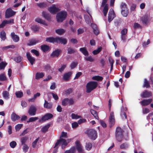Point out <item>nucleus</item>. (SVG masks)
Masks as SVG:
<instances>
[{
  "label": "nucleus",
  "mask_w": 153,
  "mask_h": 153,
  "mask_svg": "<svg viewBox=\"0 0 153 153\" xmlns=\"http://www.w3.org/2000/svg\"><path fill=\"white\" fill-rule=\"evenodd\" d=\"M3 97L6 99H8L9 98V93L7 91H4L2 93Z\"/></svg>",
  "instance_id": "nucleus-39"
},
{
  "label": "nucleus",
  "mask_w": 153,
  "mask_h": 153,
  "mask_svg": "<svg viewBox=\"0 0 153 153\" xmlns=\"http://www.w3.org/2000/svg\"><path fill=\"white\" fill-rule=\"evenodd\" d=\"M109 123L111 124L110 126L111 127L114 125L115 122V118L109 119Z\"/></svg>",
  "instance_id": "nucleus-64"
},
{
  "label": "nucleus",
  "mask_w": 153,
  "mask_h": 153,
  "mask_svg": "<svg viewBox=\"0 0 153 153\" xmlns=\"http://www.w3.org/2000/svg\"><path fill=\"white\" fill-rule=\"evenodd\" d=\"M89 138L93 140H95L97 137V133L96 131L93 129L87 130L85 132Z\"/></svg>",
  "instance_id": "nucleus-3"
},
{
  "label": "nucleus",
  "mask_w": 153,
  "mask_h": 153,
  "mask_svg": "<svg viewBox=\"0 0 153 153\" xmlns=\"http://www.w3.org/2000/svg\"><path fill=\"white\" fill-rule=\"evenodd\" d=\"M17 145L16 142L15 141H12L10 143V145L11 148H14Z\"/></svg>",
  "instance_id": "nucleus-59"
},
{
  "label": "nucleus",
  "mask_w": 153,
  "mask_h": 153,
  "mask_svg": "<svg viewBox=\"0 0 153 153\" xmlns=\"http://www.w3.org/2000/svg\"><path fill=\"white\" fill-rule=\"evenodd\" d=\"M39 118L37 117H31L27 121V123H30L34 122L38 119Z\"/></svg>",
  "instance_id": "nucleus-46"
},
{
  "label": "nucleus",
  "mask_w": 153,
  "mask_h": 153,
  "mask_svg": "<svg viewBox=\"0 0 153 153\" xmlns=\"http://www.w3.org/2000/svg\"><path fill=\"white\" fill-rule=\"evenodd\" d=\"M35 21L38 23L42 24L45 25H47V24L46 23L45 21V20L42 19L40 18H36L35 19Z\"/></svg>",
  "instance_id": "nucleus-31"
},
{
  "label": "nucleus",
  "mask_w": 153,
  "mask_h": 153,
  "mask_svg": "<svg viewBox=\"0 0 153 153\" xmlns=\"http://www.w3.org/2000/svg\"><path fill=\"white\" fill-rule=\"evenodd\" d=\"M67 13L65 11H62L58 13L56 16L57 21L59 22H62L67 17Z\"/></svg>",
  "instance_id": "nucleus-1"
},
{
  "label": "nucleus",
  "mask_w": 153,
  "mask_h": 153,
  "mask_svg": "<svg viewBox=\"0 0 153 153\" xmlns=\"http://www.w3.org/2000/svg\"><path fill=\"white\" fill-rule=\"evenodd\" d=\"M72 74V72L70 71L64 74L63 78L65 81H68Z\"/></svg>",
  "instance_id": "nucleus-19"
},
{
  "label": "nucleus",
  "mask_w": 153,
  "mask_h": 153,
  "mask_svg": "<svg viewBox=\"0 0 153 153\" xmlns=\"http://www.w3.org/2000/svg\"><path fill=\"white\" fill-rule=\"evenodd\" d=\"M42 16L45 19L49 21L51 20V17L50 15L45 11H43L42 13Z\"/></svg>",
  "instance_id": "nucleus-25"
},
{
  "label": "nucleus",
  "mask_w": 153,
  "mask_h": 153,
  "mask_svg": "<svg viewBox=\"0 0 153 153\" xmlns=\"http://www.w3.org/2000/svg\"><path fill=\"white\" fill-rule=\"evenodd\" d=\"M62 137L67 138V133L64 131L62 132L59 138H62Z\"/></svg>",
  "instance_id": "nucleus-63"
},
{
  "label": "nucleus",
  "mask_w": 153,
  "mask_h": 153,
  "mask_svg": "<svg viewBox=\"0 0 153 153\" xmlns=\"http://www.w3.org/2000/svg\"><path fill=\"white\" fill-rule=\"evenodd\" d=\"M84 17L86 22L88 24L90 22V20L89 16L87 15H85Z\"/></svg>",
  "instance_id": "nucleus-62"
},
{
  "label": "nucleus",
  "mask_w": 153,
  "mask_h": 153,
  "mask_svg": "<svg viewBox=\"0 0 153 153\" xmlns=\"http://www.w3.org/2000/svg\"><path fill=\"white\" fill-rule=\"evenodd\" d=\"M121 13L124 17H126L128 14V9L125 3L122 2L121 4Z\"/></svg>",
  "instance_id": "nucleus-5"
},
{
  "label": "nucleus",
  "mask_w": 153,
  "mask_h": 153,
  "mask_svg": "<svg viewBox=\"0 0 153 153\" xmlns=\"http://www.w3.org/2000/svg\"><path fill=\"white\" fill-rule=\"evenodd\" d=\"M52 103L51 102H48L46 100H45L44 104V107L45 108L47 109H51L52 107Z\"/></svg>",
  "instance_id": "nucleus-23"
},
{
  "label": "nucleus",
  "mask_w": 153,
  "mask_h": 153,
  "mask_svg": "<svg viewBox=\"0 0 153 153\" xmlns=\"http://www.w3.org/2000/svg\"><path fill=\"white\" fill-rule=\"evenodd\" d=\"M91 26L93 30V32L94 34L97 36L100 33V31L99 28L97 25L94 24H92Z\"/></svg>",
  "instance_id": "nucleus-14"
},
{
  "label": "nucleus",
  "mask_w": 153,
  "mask_h": 153,
  "mask_svg": "<svg viewBox=\"0 0 153 153\" xmlns=\"http://www.w3.org/2000/svg\"><path fill=\"white\" fill-rule=\"evenodd\" d=\"M26 56L28 60L29 61L31 65H33L35 61V58L32 57L30 55L29 52L26 53Z\"/></svg>",
  "instance_id": "nucleus-16"
},
{
  "label": "nucleus",
  "mask_w": 153,
  "mask_h": 153,
  "mask_svg": "<svg viewBox=\"0 0 153 153\" xmlns=\"http://www.w3.org/2000/svg\"><path fill=\"white\" fill-rule=\"evenodd\" d=\"M127 108L126 107H124L123 106L121 108V112L120 115L123 119H126L127 118V116L126 112L124 111H126Z\"/></svg>",
  "instance_id": "nucleus-21"
},
{
  "label": "nucleus",
  "mask_w": 153,
  "mask_h": 153,
  "mask_svg": "<svg viewBox=\"0 0 153 153\" xmlns=\"http://www.w3.org/2000/svg\"><path fill=\"white\" fill-rule=\"evenodd\" d=\"M44 74L42 72H37L36 74L35 78L36 79L42 78L44 76Z\"/></svg>",
  "instance_id": "nucleus-33"
},
{
  "label": "nucleus",
  "mask_w": 153,
  "mask_h": 153,
  "mask_svg": "<svg viewBox=\"0 0 153 153\" xmlns=\"http://www.w3.org/2000/svg\"><path fill=\"white\" fill-rule=\"evenodd\" d=\"M60 143H62V145H64L65 146H66L68 144V143L65 139L63 138H59V140H57L56 142V143L54 148L56 147Z\"/></svg>",
  "instance_id": "nucleus-11"
},
{
  "label": "nucleus",
  "mask_w": 153,
  "mask_h": 153,
  "mask_svg": "<svg viewBox=\"0 0 153 153\" xmlns=\"http://www.w3.org/2000/svg\"><path fill=\"white\" fill-rule=\"evenodd\" d=\"M61 52L62 51L61 50L59 49H56L52 52L51 55V56L52 58L55 57H58L60 54L61 53Z\"/></svg>",
  "instance_id": "nucleus-13"
},
{
  "label": "nucleus",
  "mask_w": 153,
  "mask_h": 153,
  "mask_svg": "<svg viewBox=\"0 0 153 153\" xmlns=\"http://www.w3.org/2000/svg\"><path fill=\"white\" fill-rule=\"evenodd\" d=\"M108 0H102L101 7H104L102 12L105 16H106L108 10V5L107 2Z\"/></svg>",
  "instance_id": "nucleus-6"
},
{
  "label": "nucleus",
  "mask_w": 153,
  "mask_h": 153,
  "mask_svg": "<svg viewBox=\"0 0 153 153\" xmlns=\"http://www.w3.org/2000/svg\"><path fill=\"white\" fill-rule=\"evenodd\" d=\"M152 99L147 100H143L140 102V104L143 106H147L150 104L152 101Z\"/></svg>",
  "instance_id": "nucleus-18"
},
{
  "label": "nucleus",
  "mask_w": 153,
  "mask_h": 153,
  "mask_svg": "<svg viewBox=\"0 0 153 153\" xmlns=\"http://www.w3.org/2000/svg\"><path fill=\"white\" fill-rule=\"evenodd\" d=\"M22 59L23 58L20 56H16L12 58V59L17 63H19L21 62Z\"/></svg>",
  "instance_id": "nucleus-34"
},
{
  "label": "nucleus",
  "mask_w": 153,
  "mask_h": 153,
  "mask_svg": "<svg viewBox=\"0 0 153 153\" xmlns=\"http://www.w3.org/2000/svg\"><path fill=\"white\" fill-rule=\"evenodd\" d=\"M15 14V12L13 11L11 8L7 9L5 12V18H8L12 17Z\"/></svg>",
  "instance_id": "nucleus-8"
},
{
  "label": "nucleus",
  "mask_w": 153,
  "mask_h": 153,
  "mask_svg": "<svg viewBox=\"0 0 153 153\" xmlns=\"http://www.w3.org/2000/svg\"><path fill=\"white\" fill-rule=\"evenodd\" d=\"M20 118V117L17 115L16 113H13L11 116V119L13 122L18 120Z\"/></svg>",
  "instance_id": "nucleus-24"
},
{
  "label": "nucleus",
  "mask_w": 153,
  "mask_h": 153,
  "mask_svg": "<svg viewBox=\"0 0 153 153\" xmlns=\"http://www.w3.org/2000/svg\"><path fill=\"white\" fill-rule=\"evenodd\" d=\"M143 87H146L147 88L150 87L149 83L148 80L146 79H144V82Z\"/></svg>",
  "instance_id": "nucleus-40"
},
{
  "label": "nucleus",
  "mask_w": 153,
  "mask_h": 153,
  "mask_svg": "<svg viewBox=\"0 0 153 153\" xmlns=\"http://www.w3.org/2000/svg\"><path fill=\"white\" fill-rule=\"evenodd\" d=\"M48 10L51 13L55 14L58 12L59 11L60 9L58 7H56L55 4H53L51 6L48 7Z\"/></svg>",
  "instance_id": "nucleus-7"
},
{
  "label": "nucleus",
  "mask_w": 153,
  "mask_h": 153,
  "mask_svg": "<svg viewBox=\"0 0 153 153\" xmlns=\"http://www.w3.org/2000/svg\"><path fill=\"white\" fill-rule=\"evenodd\" d=\"M39 139V137H38L37 139H36L33 142L32 144V147L33 148H35L36 147V144L38 141Z\"/></svg>",
  "instance_id": "nucleus-56"
},
{
  "label": "nucleus",
  "mask_w": 153,
  "mask_h": 153,
  "mask_svg": "<svg viewBox=\"0 0 153 153\" xmlns=\"http://www.w3.org/2000/svg\"><path fill=\"white\" fill-rule=\"evenodd\" d=\"M141 20L143 25H147L149 22V18L147 16L145 15L141 17Z\"/></svg>",
  "instance_id": "nucleus-22"
},
{
  "label": "nucleus",
  "mask_w": 153,
  "mask_h": 153,
  "mask_svg": "<svg viewBox=\"0 0 153 153\" xmlns=\"http://www.w3.org/2000/svg\"><path fill=\"white\" fill-rule=\"evenodd\" d=\"M36 108L34 106L31 105L29 108L28 113L30 116H34L36 114Z\"/></svg>",
  "instance_id": "nucleus-10"
},
{
  "label": "nucleus",
  "mask_w": 153,
  "mask_h": 153,
  "mask_svg": "<svg viewBox=\"0 0 153 153\" xmlns=\"http://www.w3.org/2000/svg\"><path fill=\"white\" fill-rule=\"evenodd\" d=\"M31 52L34 54L36 56H38L39 55V52L35 49H32L31 50Z\"/></svg>",
  "instance_id": "nucleus-55"
},
{
  "label": "nucleus",
  "mask_w": 153,
  "mask_h": 153,
  "mask_svg": "<svg viewBox=\"0 0 153 153\" xmlns=\"http://www.w3.org/2000/svg\"><path fill=\"white\" fill-rule=\"evenodd\" d=\"M90 112L91 114L94 116L95 119L97 120H99V117L97 111L91 109L90 110Z\"/></svg>",
  "instance_id": "nucleus-35"
},
{
  "label": "nucleus",
  "mask_w": 153,
  "mask_h": 153,
  "mask_svg": "<svg viewBox=\"0 0 153 153\" xmlns=\"http://www.w3.org/2000/svg\"><path fill=\"white\" fill-rule=\"evenodd\" d=\"M28 138L27 137L25 136L22 137L21 139V142L22 145H24L25 144V143L27 140Z\"/></svg>",
  "instance_id": "nucleus-50"
},
{
  "label": "nucleus",
  "mask_w": 153,
  "mask_h": 153,
  "mask_svg": "<svg viewBox=\"0 0 153 153\" xmlns=\"http://www.w3.org/2000/svg\"><path fill=\"white\" fill-rule=\"evenodd\" d=\"M76 151V149L74 147L71 148L69 150L66 151L65 153H74Z\"/></svg>",
  "instance_id": "nucleus-43"
},
{
  "label": "nucleus",
  "mask_w": 153,
  "mask_h": 153,
  "mask_svg": "<svg viewBox=\"0 0 153 153\" xmlns=\"http://www.w3.org/2000/svg\"><path fill=\"white\" fill-rule=\"evenodd\" d=\"M92 145L91 143H87L86 144L85 148L86 150L89 151L92 148Z\"/></svg>",
  "instance_id": "nucleus-48"
},
{
  "label": "nucleus",
  "mask_w": 153,
  "mask_h": 153,
  "mask_svg": "<svg viewBox=\"0 0 153 153\" xmlns=\"http://www.w3.org/2000/svg\"><path fill=\"white\" fill-rule=\"evenodd\" d=\"M23 145V150L24 152H27L28 150L29 149V147L27 146V145L26 144H24Z\"/></svg>",
  "instance_id": "nucleus-58"
},
{
  "label": "nucleus",
  "mask_w": 153,
  "mask_h": 153,
  "mask_svg": "<svg viewBox=\"0 0 153 153\" xmlns=\"http://www.w3.org/2000/svg\"><path fill=\"white\" fill-rule=\"evenodd\" d=\"M41 48L42 51L44 52L48 51L50 49L49 46L46 45H42L41 46Z\"/></svg>",
  "instance_id": "nucleus-28"
},
{
  "label": "nucleus",
  "mask_w": 153,
  "mask_h": 153,
  "mask_svg": "<svg viewBox=\"0 0 153 153\" xmlns=\"http://www.w3.org/2000/svg\"><path fill=\"white\" fill-rule=\"evenodd\" d=\"M56 39L57 37L56 38H54L53 37H47L46 39V41L47 42H49L50 43H56V42L57 41Z\"/></svg>",
  "instance_id": "nucleus-26"
},
{
  "label": "nucleus",
  "mask_w": 153,
  "mask_h": 153,
  "mask_svg": "<svg viewBox=\"0 0 153 153\" xmlns=\"http://www.w3.org/2000/svg\"><path fill=\"white\" fill-rule=\"evenodd\" d=\"M122 129L120 127H117L116 129L115 137L117 140L119 142L122 141L123 137Z\"/></svg>",
  "instance_id": "nucleus-4"
},
{
  "label": "nucleus",
  "mask_w": 153,
  "mask_h": 153,
  "mask_svg": "<svg viewBox=\"0 0 153 153\" xmlns=\"http://www.w3.org/2000/svg\"><path fill=\"white\" fill-rule=\"evenodd\" d=\"M39 42L38 40L35 39H32L29 41V42L27 44V45L29 46L33 45L38 43Z\"/></svg>",
  "instance_id": "nucleus-27"
},
{
  "label": "nucleus",
  "mask_w": 153,
  "mask_h": 153,
  "mask_svg": "<svg viewBox=\"0 0 153 153\" xmlns=\"http://www.w3.org/2000/svg\"><path fill=\"white\" fill-rule=\"evenodd\" d=\"M10 36L14 42H17L19 40V37L14 32H12L10 34Z\"/></svg>",
  "instance_id": "nucleus-20"
},
{
  "label": "nucleus",
  "mask_w": 153,
  "mask_h": 153,
  "mask_svg": "<svg viewBox=\"0 0 153 153\" xmlns=\"http://www.w3.org/2000/svg\"><path fill=\"white\" fill-rule=\"evenodd\" d=\"M53 115L52 114L50 113H46L42 117L41 120H39V122H41L42 120L45 121L48 120L53 118Z\"/></svg>",
  "instance_id": "nucleus-9"
},
{
  "label": "nucleus",
  "mask_w": 153,
  "mask_h": 153,
  "mask_svg": "<svg viewBox=\"0 0 153 153\" xmlns=\"http://www.w3.org/2000/svg\"><path fill=\"white\" fill-rule=\"evenodd\" d=\"M7 79L5 74H2L0 75V81H4Z\"/></svg>",
  "instance_id": "nucleus-51"
},
{
  "label": "nucleus",
  "mask_w": 153,
  "mask_h": 153,
  "mask_svg": "<svg viewBox=\"0 0 153 153\" xmlns=\"http://www.w3.org/2000/svg\"><path fill=\"white\" fill-rule=\"evenodd\" d=\"M152 95V93L150 91L145 90L141 94V96L143 98H148Z\"/></svg>",
  "instance_id": "nucleus-12"
},
{
  "label": "nucleus",
  "mask_w": 153,
  "mask_h": 153,
  "mask_svg": "<svg viewBox=\"0 0 153 153\" xmlns=\"http://www.w3.org/2000/svg\"><path fill=\"white\" fill-rule=\"evenodd\" d=\"M31 29L34 32L38 31L39 30V27L36 25H33L30 27Z\"/></svg>",
  "instance_id": "nucleus-37"
},
{
  "label": "nucleus",
  "mask_w": 153,
  "mask_h": 153,
  "mask_svg": "<svg viewBox=\"0 0 153 153\" xmlns=\"http://www.w3.org/2000/svg\"><path fill=\"white\" fill-rule=\"evenodd\" d=\"M102 47H100L98 48L97 50H95L93 51L92 53L94 55H96L101 52L102 50Z\"/></svg>",
  "instance_id": "nucleus-42"
},
{
  "label": "nucleus",
  "mask_w": 153,
  "mask_h": 153,
  "mask_svg": "<svg viewBox=\"0 0 153 153\" xmlns=\"http://www.w3.org/2000/svg\"><path fill=\"white\" fill-rule=\"evenodd\" d=\"M0 37L1 40L4 41L6 38V34L4 30H2L0 32Z\"/></svg>",
  "instance_id": "nucleus-32"
},
{
  "label": "nucleus",
  "mask_w": 153,
  "mask_h": 153,
  "mask_svg": "<svg viewBox=\"0 0 153 153\" xmlns=\"http://www.w3.org/2000/svg\"><path fill=\"white\" fill-rule=\"evenodd\" d=\"M128 147V145L126 143L121 144L120 146V148L122 149H126Z\"/></svg>",
  "instance_id": "nucleus-47"
},
{
  "label": "nucleus",
  "mask_w": 153,
  "mask_h": 153,
  "mask_svg": "<svg viewBox=\"0 0 153 153\" xmlns=\"http://www.w3.org/2000/svg\"><path fill=\"white\" fill-rule=\"evenodd\" d=\"M37 6L40 8H46L47 5L46 2H42L37 4Z\"/></svg>",
  "instance_id": "nucleus-30"
},
{
  "label": "nucleus",
  "mask_w": 153,
  "mask_h": 153,
  "mask_svg": "<svg viewBox=\"0 0 153 153\" xmlns=\"http://www.w3.org/2000/svg\"><path fill=\"white\" fill-rule=\"evenodd\" d=\"M7 65V63H5L4 62H2L0 63V70L4 69Z\"/></svg>",
  "instance_id": "nucleus-54"
},
{
  "label": "nucleus",
  "mask_w": 153,
  "mask_h": 153,
  "mask_svg": "<svg viewBox=\"0 0 153 153\" xmlns=\"http://www.w3.org/2000/svg\"><path fill=\"white\" fill-rule=\"evenodd\" d=\"M56 43L63 44L65 45L66 44L67 40L66 39L61 37H57Z\"/></svg>",
  "instance_id": "nucleus-15"
},
{
  "label": "nucleus",
  "mask_w": 153,
  "mask_h": 153,
  "mask_svg": "<svg viewBox=\"0 0 153 153\" xmlns=\"http://www.w3.org/2000/svg\"><path fill=\"white\" fill-rule=\"evenodd\" d=\"M71 116L72 119H77L80 117V116L78 115L77 114H74L72 113L71 114Z\"/></svg>",
  "instance_id": "nucleus-57"
},
{
  "label": "nucleus",
  "mask_w": 153,
  "mask_h": 153,
  "mask_svg": "<svg viewBox=\"0 0 153 153\" xmlns=\"http://www.w3.org/2000/svg\"><path fill=\"white\" fill-rule=\"evenodd\" d=\"M98 85L97 82L94 81H91L88 82L86 85V92L90 93L92 90L95 89Z\"/></svg>",
  "instance_id": "nucleus-2"
},
{
  "label": "nucleus",
  "mask_w": 153,
  "mask_h": 153,
  "mask_svg": "<svg viewBox=\"0 0 153 153\" xmlns=\"http://www.w3.org/2000/svg\"><path fill=\"white\" fill-rule=\"evenodd\" d=\"M68 53L72 54L76 52V50L71 48H68L67 49Z\"/></svg>",
  "instance_id": "nucleus-49"
},
{
  "label": "nucleus",
  "mask_w": 153,
  "mask_h": 153,
  "mask_svg": "<svg viewBox=\"0 0 153 153\" xmlns=\"http://www.w3.org/2000/svg\"><path fill=\"white\" fill-rule=\"evenodd\" d=\"M68 98H66L63 99L62 102V105L64 106L67 105L68 104Z\"/></svg>",
  "instance_id": "nucleus-44"
},
{
  "label": "nucleus",
  "mask_w": 153,
  "mask_h": 153,
  "mask_svg": "<svg viewBox=\"0 0 153 153\" xmlns=\"http://www.w3.org/2000/svg\"><path fill=\"white\" fill-rule=\"evenodd\" d=\"M23 126L22 124H18L15 126L16 131H19L22 128Z\"/></svg>",
  "instance_id": "nucleus-52"
},
{
  "label": "nucleus",
  "mask_w": 153,
  "mask_h": 153,
  "mask_svg": "<svg viewBox=\"0 0 153 153\" xmlns=\"http://www.w3.org/2000/svg\"><path fill=\"white\" fill-rule=\"evenodd\" d=\"M50 124H48L47 125L44 126L42 128V131L43 133L46 132V131H48V128L50 127Z\"/></svg>",
  "instance_id": "nucleus-36"
},
{
  "label": "nucleus",
  "mask_w": 153,
  "mask_h": 153,
  "mask_svg": "<svg viewBox=\"0 0 153 153\" xmlns=\"http://www.w3.org/2000/svg\"><path fill=\"white\" fill-rule=\"evenodd\" d=\"M128 32V30L126 28H125L123 29L121 31V35H126Z\"/></svg>",
  "instance_id": "nucleus-60"
},
{
  "label": "nucleus",
  "mask_w": 153,
  "mask_h": 153,
  "mask_svg": "<svg viewBox=\"0 0 153 153\" xmlns=\"http://www.w3.org/2000/svg\"><path fill=\"white\" fill-rule=\"evenodd\" d=\"M103 78L102 76H96L92 77V79L93 80H96L97 81H102Z\"/></svg>",
  "instance_id": "nucleus-38"
},
{
  "label": "nucleus",
  "mask_w": 153,
  "mask_h": 153,
  "mask_svg": "<svg viewBox=\"0 0 153 153\" xmlns=\"http://www.w3.org/2000/svg\"><path fill=\"white\" fill-rule=\"evenodd\" d=\"M80 51L85 56H88V53L85 47L81 48L79 49Z\"/></svg>",
  "instance_id": "nucleus-29"
},
{
  "label": "nucleus",
  "mask_w": 153,
  "mask_h": 153,
  "mask_svg": "<svg viewBox=\"0 0 153 153\" xmlns=\"http://www.w3.org/2000/svg\"><path fill=\"white\" fill-rule=\"evenodd\" d=\"M55 32L57 34L61 35L65 33V30L61 28L56 30Z\"/></svg>",
  "instance_id": "nucleus-41"
},
{
  "label": "nucleus",
  "mask_w": 153,
  "mask_h": 153,
  "mask_svg": "<svg viewBox=\"0 0 153 153\" xmlns=\"http://www.w3.org/2000/svg\"><path fill=\"white\" fill-rule=\"evenodd\" d=\"M77 65V62H73L71 63V64L70 66V67L71 69H73L75 68L76 66Z\"/></svg>",
  "instance_id": "nucleus-61"
},
{
  "label": "nucleus",
  "mask_w": 153,
  "mask_h": 153,
  "mask_svg": "<svg viewBox=\"0 0 153 153\" xmlns=\"http://www.w3.org/2000/svg\"><path fill=\"white\" fill-rule=\"evenodd\" d=\"M85 59L87 61H88L90 62H93L94 61V59L91 56L86 57H85Z\"/></svg>",
  "instance_id": "nucleus-53"
},
{
  "label": "nucleus",
  "mask_w": 153,
  "mask_h": 153,
  "mask_svg": "<svg viewBox=\"0 0 153 153\" xmlns=\"http://www.w3.org/2000/svg\"><path fill=\"white\" fill-rule=\"evenodd\" d=\"M115 17V14L113 10L111 12H109L108 17V20L109 22H111Z\"/></svg>",
  "instance_id": "nucleus-17"
},
{
  "label": "nucleus",
  "mask_w": 153,
  "mask_h": 153,
  "mask_svg": "<svg viewBox=\"0 0 153 153\" xmlns=\"http://www.w3.org/2000/svg\"><path fill=\"white\" fill-rule=\"evenodd\" d=\"M15 95L17 98H21L23 96V93L22 91H18L15 93Z\"/></svg>",
  "instance_id": "nucleus-45"
}]
</instances>
